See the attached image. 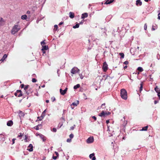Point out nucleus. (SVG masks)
<instances>
[{"instance_id":"37998d69","label":"nucleus","mask_w":160,"mask_h":160,"mask_svg":"<svg viewBox=\"0 0 160 160\" xmlns=\"http://www.w3.org/2000/svg\"><path fill=\"white\" fill-rule=\"evenodd\" d=\"M79 76L80 77L81 79H82L83 78V76L82 75V74H79Z\"/></svg>"},{"instance_id":"f257e3e1","label":"nucleus","mask_w":160,"mask_h":160,"mask_svg":"<svg viewBox=\"0 0 160 160\" xmlns=\"http://www.w3.org/2000/svg\"><path fill=\"white\" fill-rule=\"evenodd\" d=\"M121 97L124 100H126L127 99V92L125 89H122L121 90Z\"/></svg>"},{"instance_id":"2eb2a0df","label":"nucleus","mask_w":160,"mask_h":160,"mask_svg":"<svg viewBox=\"0 0 160 160\" xmlns=\"http://www.w3.org/2000/svg\"><path fill=\"white\" fill-rule=\"evenodd\" d=\"M42 128V125L41 124H38L34 127V128L36 130H38L39 129L41 128Z\"/></svg>"},{"instance_id":"774afa93","label":"nucleus","mask_w":160,"mask_h":160,"mask_svg":"<svg viewBox=\"0 0 160 160\" xmlns=\"http://www.w3.org/2000/svg\"><path fill=\"white\" fill-rule=\"evenodd\" d=\"M107 131H110L109 129V127L108 126V130H107Z\"/></svg>"},{"instance_id":"bf43d9fd","label":"nucleus","mask_w":160,"mask_h":160,"mask_svg":"<svg viewBox=\"0 0 160 160\" xmlns=\"http://www.w3.org/2000/svg\"><path fill=\"white\" fill-rule=\"evenodd\" d=\"M109 122V120H108L106 121V123L107 124H108Z\"/></svg>"},{"instance_id":"4c0bfd02","label":"nucleus","mask_w":160,"mask_h":160,"mask_svg":"<svg viewBox=\"0 0 160 160\" xmlns=\"http://www.w3.org/2000/svg\"><path fill=\"white\" fill-rule=\"evenodd\" d=\"M32 81L33 82H36L37 80L35 78H33L32 79Z\"/></svg>"},{"instance_id":"2f4dec72","label":"nucleus","mask_w":160,"mask_h":160,"mask_svg":"<svg viewBox=\"0 0 160 160\" xmlns=\"http://www.w3.org/2000/svg\"><path fill=\"white\" fill-rule=\"evenodd\" d=\"M3 22V19L2 18H0V25H2Z\"/></svg>"},{"instance_id":"49530a36","label":"nucleus","mask_w":160,"mask_h":160,"mask_svg":"<svg viewBox=\"0 0 160 160\" xmlns=\"http://www.w3.org/2000/svg\"><path fill=\"white\" fill-rule=\"evenodd\" d=\"M147 25H146V24H145L144 26V29L145 30H146L147 29Z\"/></svg>"},{"instance_id":"aec40b11","label":"nucleus","mask_w":160,"mask_h":160,"mask_svg":"<svg viewBox=\"0 0 160 160\" xmlns=\"http://www.w3.org/2000/svg\"><path fill=\"white\" fill-rule=\"evenodd\" d=\"M69 17L71 18H73L74 17V13L70 12L69 13Z\"/></svg>"},{"instance_id":"ea45409f","label":"nucleus","mask_w":160,"mask_h":160,"mask_svg":"<svg viewBox=\"0 0 160 160\" xmlns=\"http://www.w3.org/2000/svg\"><path fill=\"white\" fill-rule=\"evenodd\" d=\"M58 158L57 157V156H54V155L52 157V158H53V159L54 160H56L57 159V158Z\"/></svg>"},{"instance_id":"e433bc0d","label":"nucleus","mask_w":160,"mask_h":160,"mask_svg":"<svg viewBox=\"0 0 160 160\" xmlns=\"http://www.w3.org/2000/svg\"><path fill=\"white\" fill-rule=\"evenodd\" d=\"M83 98L84 99H87V96H86L85 94L84 93H83Z\"/></svg>"},{"instance_id":"c85d7f7f","label":"nucleus","mask_w":160,"mask_h":160,"mask_svg":"<svg viewBox=\"0 0 160 160\" xmlns=\"http://www.w3.org/2000/svg\"><path fill=\"white\" fill-rule=\"evenodd\" d=\"M137 70L140 72H142L143 71V69L141 67H139L138 68Z\"/></svg>"},{"instance_id":"a19ab883","label":"nucleus","mask_w":160,"mask_h":160,"mask_svg":"<svg viewBox=\"0 0 160 160\" xmlns=\"http://www.w3.org/2000/svg\"><path fill=\"white\" fill-rule=\"evenodd\" d=\"M105 103H103L102 104V105H101V107L102 108H105Z\"/></svg>"},{"instance_id":"69168bd1","label":"nucleus","mask_w":160,"mask_h":160,"mask_svg":"<svg viewBox=\"0 0 160 160\" xmlns=\"http://www.w3.org/2000/svg\"><path fill=\"white\" fill-rule=\"evenodd\" d=\"M28 96H26V97H24L23 98H26V99H28Z\"/></svg>"},{"instance_id":"f8f14e48","label":"nucleus","mask_w":160,"mask_h":160,"mask_svg":"<svg viewBox=\"0 0 160 160\" xmlns=\"http://www.w3.org/2000/svg\"><path fill=\"white\" fill-rule=\"evenodd\" d=\"M33 146L31 144H29L27 150L30 152H32L33 151Z\"/></svg>"},{"instance_id":"ddd939ff","label":"nucleus","mask_w":160,"mask_h":160,"mask_svg":"<svg viewBox=\"0 0 160 160\" xmlns=\"http://www.w3.org/2000/svg\"><path fill=\"white\" fill-rule=\"evenodd\" d=\"M94 155L95 154L94 153L90 154L89 156V158L90 159H91L92 160H95L96 159V158L94 156Z\"/></svg>"},{"instance_id":"f3484780","label":"nucleus","mask_w":160,"mask_h":160,"mask_svg":"<svg viewBox=\"0 0 160 160\" xmlns=\"http://www.w3.org/2000/svg\"><path fill=\"white\" fill-rule=\"evenodd\" d=\"M48 46L45 45L42 46V48L41 49L42 52H43L44 50H47L48 49Z\"/></svg>"},{"instance_id":"423d86ee","label":"nucleus","mask_w":160,"mask_h":160,"mask_svg":"<svg viewBox=\"0 0 160 160\" xmlns=\"http://www.w3.org/2000/svg\"><path fill=\"white\" fill-rule=\"evenodd\" d=\"M14 95L15 96L18 97H20L22 95V91L21 90H17L16 92L15 93Z\"/></svg>"},{"instance_id":"6ab92c4d","label":"nucleus","mask_w":160,"mask_h":160,"mask_svg":"<svg viewBox=\"0 0 160 160\" xmlns=\"http://www.w3.org/2000/svg\"><path fill=\"white\" fill-rule=\"evenodd\" d=\"M88 16V14L87 13H83L81 16V18L82 19H84V18H87Z\"/></svg>"},{"instance_id":"1a4fd4ad","label":"nucleus","mask_w":160,"mask_h":160,"mask_svg":"<svg viewBox=\"0 0 160 160\" xmlns=\"http://www.w3.org/2000/svg\"><path fill=\"white\" fill-rule=\"evenodd\" d=\"M46 111V109H45L42 112L41 116L40 117H38V118H40V119H39L38 120H39V121H41L43 118L45 116V113Z\"/></svg>"},{"instance_id":"13d9d810","label":"nucleus","mask_w":160,"mask_h":160,"mask_svg":"<svg viewBox=\"0 0 160 160\" xmlns=\"http://www.w3.org/2000/svg\"><path fill=\"white\" fill-rule=\"evenodd\" d=\"M158 101H155L154 102V103L155 104H156L157 103H158Z\"/></svg>"},{"instance_id":"de8ad7c7","label":"nucleus","mask_w":160,"mask_h":160,"mask_svg":"<svg viewBox=\"0 0 160 160\" xmlns=\"http://www.w3.org/2000/svg\"><path fill=\"white\" fill-rule=\"evenodd\" d=\"M124 64L127 65L128 64V61H126L124 62Z\"/></svg>"},{"instance_id":"5fc2aeb1","label":"nucleus","mask_w":160,"mask_h":160,"mask_svg":"<svg viewBox=\"0 0 160 160\" xmlns=\"http://www.w3.org/2000/svg\"><path fill=\"white\" fill-rule=\"evenodd\" d=\"M92 118L93 119H94L95 121H96V119H97L96 117L95 116H92Z\"/></svg>"},{"instance_id":"412c9836","label":"nucleus","mask_w":160,"mask_h":160,"mask_svg":"<svg viewBox=\"0 0 160 160\" xmlns=\"http://www.w3.org/2000/svg\"><path fill=\"white\" fill-rule=\"evenodd\" d=\"M125 118L124 117H123V119L122 120V122L123 121V124H122V125L124 127L126 126V125L127 124V121H125Z\"/></svg>"},{"instance_id":"0eeeda50","label":"nucleus","mask_w":160,"mask_h":160,"mask_svg":"<svg viewBox=\"0 0 160 160\" xmlns=\"http://www.w3.org/2000/svg\"><path fill=\"white\" fill-rule=\"evenodd\" d=\"M94 138L93 137H90L88 138L86 140V142L88 143H91L93 142Z\"/></svg>"},{"instance_id":"0e129e2a","label":"nucleus","mask_w":160,"mask_h":160,"mask_svg":"<svg viewBox=\"0 0 160 160\" xmlns=\"http://www.w3.org/2000/svg\"><path fill=\"white\" fill-rule=\"evenodd\" d=\"M127 68V66H125L124 67V70H125Z\"/></svg>"},{"instance_id":"a878e982","label":"nucleus","mask_w":160,"mask_h":160,"mask_svg":"<svg viewBox=\"0 0 160 160\" xmlns=\"http://www.w3.org/2000/svg\"><path fill=\"white\" fill-rule=\"evenodd\" d=\"M27 16L26 15H22L21 17V19L23 20H26L27 18Z\"/></svg>"},{"instance_id":"b1692460","label":"nucleus","mask_w":160,"mask_h":160,"mask_svg":"<svg viewBox=\"0 0 160 160\" xmlns=\"http://www.w3.org/2000/svg\"><path fill=\"white\" fill-rule=\"evenodd\" d=\"M80 85L79 84H78L74 86L73 88L74 89H76L77 88H79L80 87Z\"/></svg>"},{"instance_id":"72a5a7b5","label":"nucleus","mask_w":160,"mask_h":160,"mask_svg":"<svg viewBox=\"0 0 160 160\" xmlns=\"http://www.w3.org/2000/svg\"><path fill=\"white\" fill-rule=\"evenodd\" d=\"M45 41V40H44V41H43L41 42V44L42 46H44V45L45 44V43L44 42Z\"/></svg>"},{"instance_id":"c756f323","label":"nucleus","mask_w":160,"mask_h":160,"mask_svg":"<svg viewBox=\"0 0 160 160\" xmlns=\"http://www.w3.org/2000/svg\"><path fill=\"white\" fill-rule=\"evenodd\" d=\"M29 87V85H27L25 86V87L24 88V90H25V91H26L27 89Z\"/></svg>"},{"instance_id":"bb28decb","label":"nucleus","mask_w":160,"mask_h":160,"mask_svg":"<svg viewBox=\"0 0 160 160\" xmlns=\"http://www.w3.org/2000/svg\"><path fill=\"white\" fill-rule=\"evenodd\" d=\"M148 128V126L144 127L142 128V129L141 131H147V130Z\"/></svg>"},{"instance_id":"052dcab7","label":"nucleus","mask_w":160,"mask_h":160,"mask_svg":"<svg viewBox=\"0 0 160 160\" xmlns=\"http://www.w3.org/2000/svg\"><path fill=\"white\" fill-rule=\"evenodd\" d=\"M63 23V22H60L59 24V25H61Z\"/></svg>"},{"instance_id":"a18cd8bd","label":"nucleus","mask_w":160,"mask_h":160,"mask_svg":"<svg viewBox=\"0 0 160 160\" xmlns=\"http://www.w3.org/2000/svg\"><path fill=\"white\" fill-rule=\"evenodd\" d=\"M142 83H141L140 84V90L141 91L142 90Z\"/></svg>"},{"instance_id":"4d7b16f0","label":"nucleus","mask_w":160,"mask_h":160,"mask_svg":"<svg viewBox=\"0 0 160 160\" xmlns=\"http://www.w3.org/2000/svg\"><path fill=\"white\" fill-rule=\"evenodd\" d=\"M74 126H75V125H74V126H72V127H71V128H70V129L71 130H73L74 128Z\"/></svg>"},{"instance_id":"864d4df0","label":"nucleus","mask_w":160,"mask_h":160,"mask_svg":"<svg viewBox=\"0 0 160 160\" xmlns=\"http://www.w3.org/2000/svg\"><path fill=\"white\" fill-rule=\"evenodd\" d=\"M158 19L160 20V12L158 14Z\"/></svg>"},{"instance_id":"dca6fc26","label":"nucleus","mask_w":160,"mask_h":160,"mask_svg":"<svg viewBox=\"0 0 160 160\" xmlns=\"http://www.w3.org/2000/svg\"><path fill=\"white\" fill-rule=\"evenodd\" d=\"M13 122L12 120H9L7 122V124L8 126H11L13 125Z\"/></svg>"},{"instance_id":"680f3d73","label":"nucleus","mask_w":160,"mask_h":160,"mask_svg":"<svg viewBox=\"0 0 160 160\" xmlns=\"http://www.w3.org/2000/svg\"><path fill=\"white\" fill-rule=\"evenodd\" d=\"M30 13V12L29 11H28L27 12V13L28 14H29Z\"/></svg>"},{"instance_id":"4468645a","label":"nucleus","mask_w":160,"mask_h":160,"mask_svg":"<svg viewBox=\"0 0 160 160\" xmlns=\"http://www.w3.org/2000/svg\"><path fill=\"white\" fill-rule=\"evenodd\" d=\"M18 113L19 114V117L20 118H21V117H23L25 115L24 113L20 110L19 111Z\"/></svg>"},{"instance_id":"09e8293b","label":"nucleus","mask_w":160,"mask_h":160,"mask_svg":"<svg viewBox=\"0 0 160 160\" xmlns=\"http://www.w3.org/2000/svg\"><path fill=\"white\" fill-rule=\"evenodd\" d=\"M55 154L56 155V156H57V157H59L58 153L57 152H55Z\"/></svg>"},{"instance_id":"58836bf2","label":"nucleus","mask_w":160,"mask_h":160,"mask_svg":"<svg viewBox=\"0 0 160 160\" xmlns=\"http://www.w3.org/2000/svg\"><path fill=\"white\" fill-rule=\"evenodd\" d=\"M23 136V134L22 133H20L18 135V137H21Z\"/></svg>"},{"instance_id":"7ed1b4c3","label":"nucleus","mask_w":160,"mask_h":160,"mask_svg":"<svg viewBox=\"0 0 160 160\" xmlns=\"http://www.w3.org/2000/svg\"><path fill=\"white\" fill-rule=\"evenodd\" d=\"M111 113L110 112H105L103 111H102V112L99 114V116L100 117L103 116V117H106L107 115L110 114Z\"/></svg>"},{"instance_id":"79ce46f5","label":"nucleus","mask_w":160,"mask_h":160,"mask_svg":"<svg viewBox=\"0 0 160 160\" xmlns=\"http://www.w3.org/2000/svg\"><path fill=\"white\" fill-rule=\"evenodd\" d=\"M71 141V139L68 138L67 140V142H70Z\"/></svg>"},{"instance_id":"c9c22d12","label":"nucleus","mask_w":160,"mask_h":160,"mask_svg":"<svg viewBox=\"0 0 160 160\" xmlns=\"http://www.w3.org/2000/svg\"><path fill=\"white\" fill-rule=\"evenodd\" d=\"M124 57V55L123 53H121V58H123Z\"/></svg>"},{"instance_id":"e2e57ef3","label":"nucleus","mask_w":160,"mask_h":160,"mask_svg":"<svg viewBox=\"0 0 160 160\" xmlns=\"http://www.w3.org/2000/svg\"><path fill=\"white\" fill-rule=\"evenodd\" d=\"M52 100H55V98L54 97H52L51 98Z\"/></svg>"},{"instance_id":"f03ea898","label":"nucleus","mask_w":160,"mask_h":160,"mask_svg":"<svg viewBox=\"0 0 160 160\" xmlns=\"http://www.w3.org/2000/svg\"><path fill=\"white\" fill-rule=\"evenodd\" d=\"M20 29V26H18L17 25H15L11 30V33L12 34H14L16 33Z\"/></svg>"},{"instance_id":"8fccbe9b","label":"nucleus","mask_w":160,"mask_h":160,"mask_svg":"<svg viewBox=\"0 0 160 160\" xmlns=\"http://www.w3.org/2000/svg\"><path fill=\"white\" fill-rule=\"evenodd\" d=\"M52 131L53 132H56V131H57V129L55 128H53V129H52Z\"/></svg>"},{"instance_id":"f704fd0d","label":"nucleus","mask_w":160,"mask_h":160,"mask_svg":"<svg viewBox=\"0 0 160 160\" xmlns=\"http://www.w3.org/2000/svg\"><path fill=\"white\" fill-rule=\"evenodd\" d=\"M74 135L73 134H71L69 135L70 138L72 139L73 138Z\"/></svg>"},{"instance_id":"9b49d317","label":"nucleus","mask_w":160,"mask_h":160,"mask_svg":"<svg viewBox=\"0 0 160 160\" xmlns=\"http://www.w3.org/2000/svg\"><path fill=\"white\" fill-rule=\"evenodd\" d=\"M79 104V101H77L76 102L72 103L71 105V106L72 109L74 108V107H72V106H77Z\"/></svg>"},{"instance_id":"6e6552de","label":"nucleus","mask_w":160,"mask_h":160,"mask_svg":"<svg viewBox=\"0 0 160 160\" xmlns=\"http://www.w3.org/2000/svg\"><path fill=\"white\" fill-rule=\"evenodd\" d=\"M36 135L37 136H39L40 137V138L42 139V140H43V142H44L46 140V138L43 135H42V134H41V133H37L36 134Z\"/></svg>"},{"instance_id":"7c9ffc66","label":"nucleus","mask_w":160,"mask_h":160,"mask_svg":"<svg viewBox=\"0 0 160 160\" xmlns=\"http://www.w3.org/2000/svg\"><path fill=\"white\" fill-rule=\"evenodd\" d=\"M155 91L157 93L159 92V88L157 86L154 89Z\"/></svg>"},{"instance_id":"6e6d98bb","label":"nucleus","mask_w":160,"mask_h":160,"mask_svg":"<svg viewBox=\"0 0 160 160\" xmlns=\"http://www.w3.org/2000/svg\"><path fill=\"white\" fill-rule=\"evenodd\" d=\"M24 86H25L24 84H21V88H24Z\"/></svg>"},{"instance_id":"20e7f679","label":"nucleus","mask_w":160,"mask_h":160,"mask_svg":"<svg viewBox=\"0 0 160 160\" xmlns=\"http://www.w3.org/2000/svg\"><path fill=\"white\" fill-rule=\"evenodd\" d=\"M80 70L77 68L74 67L71 70V72L72 74H74L79 72Z\"/></svg>"},{"instance_id":"473e14b6","label":"nucleus","mask_w":160,"mask_h":160,"mask_svg":"<svg viewBox=\"0 0 160 160\" xmlns=\"http://www.w3.org/2000/svg\"><path fill=\"white\" fill-rule=\"evenodd\" d=\"M54 30H55V31L57 30L58 29V25H55L54 26Z\"/></svg>"},{"instance_id":"338daca9","label":"nucleus","mask_w":160,"mask_h":160,"mask_svg":"<svg viewBox=\"0 0 160 160\" xmlns=\"http://www.w3.org/2000/svg\"><path fill=\"white\" fill-rule=\"evenodd\" d=\"M31 105V103H29V105H28V107H30V106Z\"/></svg>"},{"instance_id":"393cba45","label":"nucleus","mask_w":160,"mask_h":160,"mask_svg":"<svg viewBox=\"0 0 160 160\" xmlns=\"http://www.w3.org/2000/svg\"><path fill=\"white\" fill-rule=\"evenodd\" d=\"M79 24L78 23H77L75 25H74L73 26V28H79Z\"/></svg>"},{"instance_id":"cd10ccee","label":"nucleus","mask_w":160,"mask_h":160,"mask_svg":"<svg viewBox=\"0 0 160 160\" xmlns=\"http://www.w3.org/2000/svg\"><path fill=\"white\" fill-rule=\"evenodd\" d=\"M7 57V55L6 54H5L1 59V60L3 61Z\"/></svg>"},{"instance_id":"5701e85b","label":"nucleus","mask_w":160,"mask_h":160,"mask_svg":"<svg viewBox=\"0 0 160 160\" xmlns=\"http://www.w3.org/2000/svg\"><path fill=\"white\" fill-rule=\"evenodd\" d=\"M0 138L3 141H4L5 140V137L2 134H0Z\"/></svg>"},{"instance_id":"9d476101","label":"nucleus","mask_w":160,"mask_h":160,"mask_svg":"<svg viewBox=\"0 0 160 160\" xmlns=\"http://www.w3.org/2000/svg\"><path fill=\"white\" fill-rule=\"evenodd\" d=\"M67 90L68 88H66L64 90H62V89H60V93L62 95H64L66 93Z\"/></svg>"},{"instance_id":"39448f33","label":"nucleus","mask_w":160,"mask_h":160,"mask_svg":"<svg viewBox=\"0 0 160 160\" xmlns=\"http://www.w3.org/2000/svg\"><path fill=\"white\" fill-rule=\"evenodd\" d=\"M102 69L104 72H106L108 69V65L106 62H104L102 66Z\"/></svg>"},{"instance_id":"4be33fe9","label":"nucleus","mask_w":160,"mask_h":160,"mask_svg":"<svg viewBox=\"0 0 160 160\" xmlns=\"http://www.w3.org/2000/svg\"><path fill=\"white\" fill-rule=\"evenodd\" d=\"M136 5L138 6H141L142 5V2L140 0H137L136 1Z\"/></svg>"},{"instance_id":"3c124183","label":"nucleus","mask_w":160,"mask_h":160,"mask_svg":"<svg viewBox=\"0 0 160 160\" xmlns=\"http://www.w3.org/2000/svg\"><path fill=\"white\" fill-rule=\"evenodd\" d=\"M25 137L24 140L25 141V142H27V136L26 135L25 136Z\"/></svg>"},{"instance_id":"c03bdc74","label":"nucleus","mask_w":160,"mask_h":160,"mask_svg":"<svg viewBox=\"0 0 160 160\" xmlns=\"http://www.w3.org/2000/svg\"><path fill=\"white\" fill-rule=\"evenodd\" d=\"M16 140V138H13L12 139V144H13L14 143H15V140Z\"/></svg>"},{"instance_id":"a211bd4d","label":"nucleus","mask_w":160,"mask_h":160,"mask_svg":"<svg viewBox=\"0 0 160 160\" xmlns=\"http://www.w3.org/2000/svg\"><path fill=\"white\" fill-rule=\"evenodd\" d=\"M113 1L114 0H107L104 3V4H110L112 2H113Z\"/></svg>"},{"instance_id":"603ef678","label":"nucleus","mask_w":160,"mask_h":160,"mask_svg":"<svg viewBox=\"0 0 160 160\" xmlns=\"http://www.w3.org/2000/svg\"><path fill=\"white\" fill-rule=\"evenodd\" d=\"M158 95L159 98V99H160V92H158Z\"/></svg>"}]
</instances>
